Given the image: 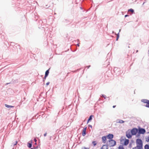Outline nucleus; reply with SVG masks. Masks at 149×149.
<instances>
[{"label":"nucleus","mask_w":149,"mask_h":149,"mask_svg":"<svg viewBox=\"0 0 149 149\" xmlns=\"http://www.w3.org/2000/svg\"><path fill=\"white\" fill-rule=\"evenodd\" d=\"M8 84V83H7L6 84Z\"/></svg>","instance_id":"48"},{"label":"nucleus","mask_w":149,"mask_h":149,"mask_svg":"<svg viewBox=\"0 0 149 149\" xmlns=\"http://www.w3.org/2000/svg\"><path fill=\"white\" fill-rule=\"evenodd\" d=\"M92 143L93 144V145L94 146H95L96 145L97 143H96V142L95 141H93L92 142Z\"/></svg>","instance_id":"25"},{"label":"nucleus","mask_w":149,"mask_h":149,"mask_svg":"<svg viewBox=\"0 0 149 149\" xmlns=\"http://www.w3.org/2000/svg\"><path fill=\"white\" fill-rule=\"evenodd\" d=\"M145 3V2H144L143 3V5H144V4Z\"/></svg>","instance_id":"41"},{"label":"nucleus","mask_w":149,"mask_h":149,"mask_svg":"<svg viewBox=\"0 0 149 149\" xmlns=\"http://www.w3.org/2000/svg\"><path fill=\"white\" fill-rule=\"evenodd\" d=\"M77 40H78V41H79V40L78 39Z\"/></svg>","instance_id":"46"},{"label":"nucleus","mask_w":149,"mask_h":149,"mask_svg":"<svg viewBox=\"0 0 149 149\" xmlns=\"http://www.w3.org/2000/svg\"><path fill=\"white\" fill-rule=\"evenodd\" d=\"M138 129V132L141 134H144L146 132V130L144 128H139Z\"/></svg>","instance_id":"5"},{"label":"nucleus","mask_w":149,"mask_h":149,"mask_svg":"<svg viewBox=\"0 0 149 149\" xmlns=\"http://www.w3.org/2000/svg\"><path fill=\"white\" fill-rule=\"evenodd\" d=\"M120 30H121V29H120V30H119V32H120Z\"/></svg>","instance_id":"44"},{"label":"nucleus","mask_w":149,"mask_h":149,"mask_svg":"<svg viewBox=\"0 0 149 149\" xmlns=\"http://www.w3.org/2000/svg\"><path fill=\"white\" fill-rule=\"evenodd\" d=\"M145 149H149V145L148 144H146L144 146Z\"/></svg>","instance_id":"15"},{"label":"nucleus","mask_w":149,"mask_h":149,"mask_svg":"<svg viewBox=\"0 0 149 149\" xmlns=\"http://www.w3.org/2000/svg\"><path fill=\"white\" fill-rule=\"evenodd\" d=\"M129 140L128 139H126L124 141V145L125 146H127L129 143Z\"/></svg>","instance_id":"9"},{"label":"nucleus","mask_w":149,"mask_h":149,"mask_svg":"<svg viewBox=\"0 0 149 149\" xmlns=\"http://www.w3.org/2000/svg\"><path fill=\"white\" fill-rule=\"evenodd\" d=\"M45 79L46 78H45V77L44 78H43V81H44L45 80Z\"/></svg>","instance_id":"38"},{"label":"nucleus","mask_w":149,"mask_h":149,"mask_svg":"<svg viewBox=\"0 0 149 149\" xmlns=\"http://www.w3.org/2000/svg\"><path fill=\"white\" fill-rule=\"evenodd\" d=\"M93 117V115H91L89 118H88V120L87 123L90 120H91L92 119V117Z\"/></svg>","instance_id":"14"},{"label":"nucleus","mask_w":149,"mask_h":149,"mask_svg":"<svg viewBox=\"0 0 149 149\" xmlns=\"http://www.w3.org/2000/svg\"><path fill=\"white\" fill-rule=\"evenodd\" d=\"M146 104L145 106L149 108V100Z\"/></svg>","instance_id":"17"},{"label":"nucleus","mask_w":149,"mask_h":149,"mask_svg":"<svg viewBox=\"0 0 149 149\" xmlns=\"http://www.w3.org/2000/svg\"><path fill=\"white\" fill-rule=\"evenodd\" d=\"M129 146H131V144H130Z\"/></svg>","instance_id":"42"},{"label":"nucleus","mask_w":149,"mask_h":149,"mask_svg":"<svg viewBox=\"0 0 149 149\" xmlns=\"http://www.w3.org/2000/svg\"><path fill=\"white\" fill-rule=\"evenodd\" d=\"M81 149H89V148H86L85 147H83Z\"/></svg>","instance_id":"28"},{"label":"nucleus","mask_w":149,"mask_h":149,"mask_svg":"<svg viewBox=\"0 0 149 149\" xmlns=\"http://www.w3.org/2000/svg\"><path fill=\"white\" fill-rule=\"evenodd\" d=\"M77 46L79 47V43H78V44H77Z\"/></svg>","instance_id":"39"},{"label":"nucleus","mask_w":149,"mask_h":149,"mask_svg":"<svg viewBox=\"0 0 149 149\" xmlns=\"http://www.w3.org/2000/svg\"><path fill=\"white\" fill-rule=\"evenodd\" d=\"M132 149H140L139 147H137V146L134 147V148H133Z\"/></svg>","instance_id":"26"},{"label":"nucleus","mask_w":149,"mask_h":149,"mask_svg":"<svg viewBox=\"0 0 149 149\" xmlns=\"http://www.w3.org/2000/svg\"><path fill=\"white\" fill-rule=\"evenodd\" d=\"M119 121L118 122V123H122L124 122V121L122 120H119Z\"/></svg>","instance_id":"20"},{"label":"nucleus","mask_w":149,"mask_h":149,"mask_svg":"<svg viewBox=\"0 0 149 149\" xmlns=\"http://www.w3.org/2000/svg\"><path fill=\"white\" fill-rule=\"evenodd\" d=\"M102 97H104L105 99H106V95H103V94H102Z\"/></svg>","instance_id":"27"},{"label":"nucleus","mask_w":149,"mask_h":149,"mask_svg":"<svg viewBox=\"0 0 149 149\" xmlns=\"http://www.w3.org/2000/svg\"><path fill=\"white\" fill-rule=\"evenodd\" d=\"M136 144L137 147H139V148L143 149V144L142 140L141 139H138L136 140Z\"/></svg>","instance_id":"1"},{"label":"nucleus","mask_w":149,"mask_h":149,"mask_svg":"<svg viewBox=\"0 0 149 149\" xmlns=\"http://www.w3.org/2000/svg\"><path fill=\"white\" fill-rule=\"evenodd\" d=\"M119 33H118L117 35V37H116V40H118V38H119Z\"/></svg>","instance_id":"22"},{"label":"nucleus","mask_w":149,"mask_h":149,"mask_svg":"<svg viewBox=\"0 0 149 149\" xmlns=\"http://www.w3.org/2000/svg\"><path fill=\"white\" fill-rule=\"evenodd\" d=\"M149 101V100L147 99H142L141 100V101L144 103H146Z\"/></svg>","instance_id":"13"},{"label":"nucleus","mask_w":149,"mask_h":149,"mask_svg":"<svg viewBox=\"0 0 149 149\" xmlns=\"http://www.w3.org/2000/svg\"><path fill=\"white\" fill-rule=\"evenodd\" d=\"M128 16V15H125V17H127Z\"/></svg>","instance_id":"37"},{"label":"nucleus","mask_w":149,"mask_h":149,"mask_svg":"<svg viewBox=\"0 0 149 149\" xmlns=\"http://www.w3.org/2000/svg\"><path fill=\"white\" fill-rule=\"evenodd\" d=\"M107 137V136H103L102 137V142L103 143H105L106 142Z\"/></svg>","instance_id":"8"},{"label":"nucleus","mask_w":149,"mask_h":149,"mask_svg":"<svg viewBox=\"0 0 149 149\" xmlns=\"http://www.w3.org/2000/svg\"><path fill=\"white\" fill-rule=\"evenodd\" d=\"M35 144H36V143H35Z\"/></svg>","instance_id":"47"},{"label":"nucleus","mask_w":149,"mask_h":149,"mask_svg":"<svg viewBox=\"0 0 149 149\" xmlns=\"http://www.w3.org/2000/svg\"><path fill=\"white\" fill-rule=\"evenodd\" d=\"M49 69L47 70L45 72V75H47L48 76L49 74Z\"/></svg>","instance_id":"19"},{"label":"nucleus","mask_w":149,"mask_h":149,"mask_svg":"<svg viewBox=\"0 0 149 149\" xmlns=\"http://www.w3.org/2000/svg\"><path fill=\"white\" fill-rule=\"evenodd\" d=\"M87 128V127H84L83 130L82 132V135L83 136H84L86 134V131Z\"/></svg>","instance_id":"7"},{"label":"nucleus","mask_w":149,"mask_h":149,"mask_svg":"<svg viewBox=\"0 0 149 149\" xmlns=\"http://www.w3.org/2000/svg\"><path fill=\"white\" fill-rule=\"evenodd\" d=\"M65 22H66L67 23H68V22H69V20H66V19L65 20Z\"/></svg>","instance_id":"30"},{"label":"nucleus","mask_w":149,"mask_h":149,"mask_svg":"<svg viewBox=\"0 0 149 149\" xmlns=\"http://www.w3.org/2000/svg\"><path fill=\"white\" fill-rule=\"evenodd\" d=\"M138 129L136 128H134L132 129L130 131L131 134L133 136L136 135L137 133Z\"/></svg>","instance_id":"3"},{"label":"nucleus","mask_w":149,"mask_h":149,"mask_svg":"<svg viewBox=\"0 0 149 149\" xmlns=\"http://www.w3.org/2000/svg\"><path fill=\"white\" fill-rule=\"evenodd\" d=\"M34 141L36 142L37 141V140H36V139H34Z\"/></svg>","instance_id":"33"},{"label":"nucleus","mask_w":149,"mask_h":149,"mask_svg":"<svg viewBox=\"0 0 149 149\" xmlns=\"http://www.w3.org/2000/svg\"><path fill=\"white\" fill-rule=\"evenodd\" d=\"M49 82H47V83H46V85H48L49 84Z\"/></svg>","instance_id":"31"},{"label":"nucleus","mask_w":149,"mask_h":149,"mask_svg":"<svg viewBox=\"0 0 149 149\" xmlns=\"http://www.w3.org/2000/svg\"><path fill=\"white\" fill-rule=\"evenodd\" d=\"M17 141H16L15 143H13L12 145L13 146H15L17 144Z\"/></svg>","instance_id":"24"},{"label":"nucleus","mask_w":149,"mask_h":149,"mask_svg":"<svg viewBox=\"0 0 149 149\" xmlns=\"http://www.w3.org/2000/svg\"><path fill=\"white\" fill-rule=\"evenodd\" d=\"M47 76L48 75L45 74V77L46 78V77H47Z\"/></svg>","instance_id":"36"},{"label":"nucleus","mask_w":149,"mask_h":149,"mask_svg":"<svg viewBox=\"0 0 149 149\" xmlns=\"http://www.w3.org/2000/svg\"><path fill=\"white\" fill-rule=\"evenodd\" d=\"M90 65L87 66H86V67H87L88 68H89L90 67Z\"/></svg>","instance_id":"32"},{"label":"nucleus","mask_w":149,"mask_h":149,"mask_svg":"<svg viewBox=\"0 0 149 149\" xmlns=\"http://www.w3.org/2000/svg\"><path fill=\"white\" fill-rule=\"evenodd\" d=\"M88 126H89V127H91V128H92V125H88Z\"/></svg>","instance_id":"35"},{"label":"nucleus","mask_w":149,"mask_h":149,"mask_svg":"<svg viewBox=\"0 0 149 149\" xmlns=\"http://www.w3.org/2000/svg\"><path fill=\"white\" fill-rule=\"evenodd\" d=\"M31 143H29L28 142L27 143V146H28V147L29 148H31V147L32 146V140H31Z\"/></svg>","instance_id":"11"},{"label":"nucleus","mask_w":149,"mask_h":149,"mask_svg":"<svg viewBox=\"0 0 149 149\" xmlns=\"http://www.w3.org/2000/svg\"><path fill=\"white\" fill-rule=\"evenodd\" d=\"M128 12H132V13H134V10L132 8L129 9L128 10Z\"/></svg>","instance_id":"16"},{"label":"nucleus","mask_w":149,"mask_h":149,"mask_svg":"<svg viewBox=\"0 0 149 149\" xmlns=\"http://www.w3.org/2000/svg\"><path fill=\"white\" fill-rule=\"evenodd\" d=\"M116 144V142L113 139H111L109 141L108 145L110 147H113L115 146Z\"/></svg>","instance_id":"2"},{"label":"nucleus","mask_w":149,"mask_h":149,"mask_svg":"<svg viewBox=\"0 0 149 149\" xmlns=\"http://www.w3.org/2000/svg\"><path fill=\"white\" fill-rule=\"evenodd\" d=\"M47 133H45L44 134V136H46V135H47Z\"/></svg>","instance_id":"34"},{"label":"nucleus","mask_w":149,"mask_h":149,"mask_svg":"<svg viewBox=\"0 0 149 149\" xmlns=\"http://www.w3.org/2000/svg\"><path fill=\"white\" fill-rule=\"evenodd\" d=\"M138 50H137L136 51V53H137L138 52Z\"/></svg>","instance_id":"43"},{"label":"nucleus","mask_w":149,"mask_h":149,"mask_svg":"<svg viewBox=\"0 0 149 149\" xmlns=\"http://www.w3.org/2000/svg\"><path fill=\"white\" fill-rule=\"evenodd\" d=\"M146 141L147 142L149 141V136L146 138Z\"/></svg>","instance_id":"23"},{"label":"nucleus","mask_w":149,"mask_h":149,"mask_svg":"<svg viewBox=\"0 0 149 149\" xmlns=\"http://www.w3.org/2000/svg\"><path fill=\"white\" fill-rule=\"evenodd\" d=\"M126 136L128 139H130L132 138V135L131 134V132L130 130H128L126 132Z\"/></svg>","instance_id":"4"},{"label":"nucleus","mask_w":149,"mask_h":149,"mask_svg":"<svg viewBox=\"0 0 149 149\" xmlns=\"http://www.w3.org/2000/svg\"><path fill=\"white\" fill-rule=\"evenodd\" d=\"M107 137L109 139H112L113 138V135L112 134H109L107 136Z\"/></svg>","instance_id":"6"},{"label":"nucleus","mask_w":149,"mask_h":149,"mask_svg":"<svg viewBox=\"0 0 149 149\" xmlns=\"http://www.w3.org/2000/svg\"><path fill=\"white\" fill-rule=\"evenodd\" d=\"M116 107V105H114V106H113V108H114Z\"/></svg>","instance_id":"40"},{"label":"nucleus","mask_w":149,"mask_h":149,"mask_svg":"<svg viewBox=\"0 0 149 149\" xmlns=\"http://www.w3.org/2000/svg\"><path fill=\"white\" fill-rule=\"evenodd\" d=\"M79 69H77V70H76L74 71H72V72H76L77 71H79Z\"/></svg>","instance_id":"29"},{"label":"nucleus","mask_w":149,"mask_h":149,"mask_svg":"<svg viewBox=\"0 0 149 149\" xmlns=\"http://www.w3.org/2000/svg\"><path fill=\"white\" fill-rule=\"evenodd\" d=\"M137 133H138L136 135V137L138 138H140V135L141 134L140 133H139V132H138Z\"/></svg>","instance_id":"18"},{"label":"nucleus","mask_w":149,"mask_h":149,"mask_svg":"<svg viewBox=\"0 0 149 149\" xmlns=\"http://www.w3.org/2000/svg\"><path fill=\"white\" fill-rule=\"evenodd\" d=\"M108 146L107 145H104L101 147V149H108Z\"/></svg>","instance_id":"10"},{"label":"nucleus","mask_w":149,"mask_h":149,"mask_svg":"<svg viewBox=\"0 0 149 149\" xmlns=\"http://www.w3.org/2000/svg\"><path fill=\"white\" fill-rule=\"evenodd\" d=\"M100 100V98H99V100Z\"/></svg>","instance_id":"45"},{"label":"nucleus","mask_w":149,"mask_h":149,"mask_svg":"<svg viewBox=\"0 0 149 149\" xmlns=\"http://www.w3.org/2000/svg\"><path fill=\"white\" fill-rule=\"evenodd\" d=\"M5 105L6 107L8 108H13L14 107V106L9 105L6 104H5Z\"/></svg>","instance_id":"12"},{"label":"nucleus","mask_w":149,"mask_h":149,"mask_svg":"<svg viewBox=\"0 0 149 149\" xmlns=\"http://www.w3.org/2000/svg\"><path fill=\"white\" fill-rule=\"evenodd\" d=\"M118 149H124V148L122 146L120 145L118 147Z\"/></svg>","instance_id":"21"}]
</instances>
